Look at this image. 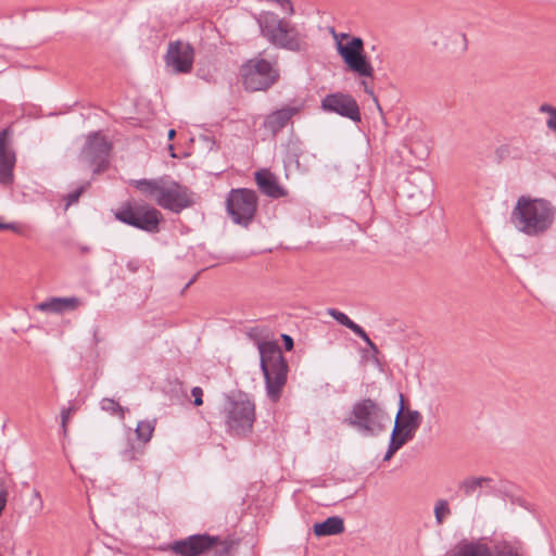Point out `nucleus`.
<instances>
[{
    "mask_svg": "<svg viewBox=\"0 0 556 556\" xmlns=\"http://www.w3.org/2000/svg\"><path fill=\"white\" fill-rule=\"evenodd\" d=\"M556 208L545 199L518 198L510 214L515 228L530 237L545 233L555 220Z\"/></svg>",
    "mask_w": 556,
    "mask_h": 556,
    "instance_id": "1",
    "label": "nucleus"
},
{
    "mask_svg": "<svg viewBox=\"0 0 556 556\" xmlns=\"http://www.w3.org/2000/svg\"><path fill=\"white\" fill-rule=\"evenodd\" d=\"M260 352V368L264 376L267 397L277 403L288 380L289 365L275 340L255 338Z\"/></svg>",
    "mask_w": 556,
    "mask_h": 556,
    "instance_id": "2",
    "label": "nucleus"
},
{
    "mask_svg": "<svg viewBox=\"0 0 556 556\" xmlns=\"http://www.w3.org/2000/svg\"><path fill=\"white\" fill-rule=\"evenodd\" d=\"M261 35L274 47L292 52L306 48V34L289 20L271 11H264L256 17Z\"/></svg>",
    "mask_w": 556,
    "mask_h": 556,
    "instance_id": "3",
    "label": "nucleus"
},
{
    "mask_svg": "<svg viewBox=\"0 0 556 556\" xmlns=\"http://www.w3.org/2000/svg\"><path fill=\"white\" fill-rule=\"evenodd\" d=\"M390 420V415L381 403L365 397L352 405L343 424L364 437H378L387 429Z\"/></svg>",
    "mask_w": 556,
    "mask_h": 556,
    "instance_id": "4",
    "label": "nucleus"
},
{
    "mask_svg": "<svg viewBox=\"0 0 556 556\" xmlns=\"http://www.w3.org/2000/svg\"><path fill=\"white\" fill-rule=\"evenodd\" d=\"M224 414L229 433L247 438L253 432L255 403L249 393L238 390L225 394Z\"/></svg>",
    "mask_w": 556,
    "mask_h": 556,
    "instance_id": "5",
    "label": "nucleus"
},
{
    "mask_svg": "<svg viewBox=\"0 0 556 556\" xmlns=\"http://www.w3.org/2000/svg\"><path fill=\"white\" fill-rule=\"evenodd\" d=\"M114 216L121 223L148 233L159 232L160 224L163 222V215L157 208L136 201L123 203Z\"/></svg>",
    "mask_w": 556,
    "mask_h": 556,
    "instance_id": "6",
    "label": "nucleus"
},
{
    "mask_svg": "<svg viewBox=\"0 0 556 556\" xmlns=\"http://www.w3.org/2000/svg\"><path fill=\"white\" fill-rule=\"evenodd\" d=\"M245 90L266 91L280 78L277 61L253 58L244 62L240 68Z\"/></svg>",
    "mask_w": 556,
    "mask_h": 556,
    "instance_id": "7",
    "label": "nucleus"
},
{
    "mask_svg": "<svg viewBox=\"0 0 556 556\" xmlns=\"http://www.w3.org/2000/svg\"><path fill=\"white\" fill-rule=\"evenodd\" d=\"M424 417L418 410H407L395 415L394 427L390 434L383 460H390L404 445L410 442L422 424Z\"/></svg>",
    "mask_w": 556,
    "mask_h": 556,
    "instance_id": "8",
    "label": "nucleus"
},
{
    "mask_svg": "<svg viewBox=\"0 0 556 556\" xmlns=\"http://www.w3.org/2000/svg\"><path fill=\"white\" fill-rule=\"evenodd\" d=\"M257 202L255 191L245 188L231 189L226 198V210L235 224L248 227L256 214Z\"/></svg>",
    "mask_w": 556,
    "mask_h": 556,
    "instance_id": "9",
    "label": "nucleus"
},
{
    "mask_svg": "<svg viewBox=\"0 0 556 556\" xmlns=\"http://www.w3.org/2000/svg\"><path fill=\"white\" fill-rule=\"evenodd\" d=\"M337 50L350 71L361 77H374V67L365 54L361 37H351L346 43L338 41Z\"/></svg>",
    "mask_w": 556,
    "mask_h": 556,
    "instance_id": "10",
    "label": "nucleus"
},
{
    "mask_svg": "<svg viewBox=\"0 0 556 556\" xmlns=\"http://www.w3.org/2000/svg\"><path fill=\"white\" fill-rule=\"evenodd\" d=\"M112 144L100 132L88 135L86 143L80 152V159L89 166H94L93 173L104 172L109 165V155Z\"/></svg>",
    "mask_w": 556,
    "mask_h": 556,
    "instance_id": "11",
    "label": "nucleus"
},
{
    "mask_svg": "<svg viewBox=\"0 0 556 556\" xmlns=\"http://www.w3.org/2000/svg\"><path fill=\"white\" fill-rule=\"evenodd\" d=\"M156 204L164 210L178 214L190 207L193 201L186 187L174 180L165 179L160 195L156 198Z\"/></svg>",
    "mask_w": 556,
    "mask_h": 556,
    "instance_id": "12",
    "label": "nucleus"
},
{
    "mask_svg": "<svg viewBox=\"0 0 556 556\" xmlns=\"http://www.w3.org/2000/svg\"><path fill=\"white\" fill-rule=\"evenodd\" d=\"M320 108L327 113L338 114L354 123L362 122L359 105L355 98L349 93L340 91L329 93L321 100Z\"/></svg>",
    "mask_w": 556,
    "mask_h": 556,
    "instance_id": "13",
    "label": "nucleus"
},
{
    "mask_svg": "<svg viewBox=\"0 0 556 556\" xmlns=\"http://www.w3.org/2000/svg\"><path fill=\"white\" fill-rule=\"evenodd\" d=\"M194 61V49L189 42L170 41L165 54V63L177 74L190 73Z\"/></svg>",
    "mask_w": 556,
    "mask_h": 556,
    "instance_id": "14",
    "label": "nucleus"
},
{
    "mask_svg": "<svg viewBox=\"0 0 556 556\" xmlns=\"http://www.w3.org/2000/svg\"><path fill=\"white\" fill-rule=\"evenodd\" d=\"M217 535L192 534L172 543L170 549L178 556H201L214 546Z\"/></svg>",
    "mask_w": 556,
    "mask_h": 556,
    "instance_id": "15",
    "label": "nucleus"
},
{
    "mask_svg": "<svg viewBox=\"0 0 556 556\" xmlns=\"http://www.w3.org/2000/svg\"><path fill=\"white\" fill-rule=\"evenodd\" d=\"M10 128L0 131V182L9 185L13 181V169L16 162L15 152L9 147Z\"/></svg>",
    "mask_w": 556,
    "mask_h": 556,
    "instance_id": "16",
    "label": "nucleus"
},
{
    "mask_svg": "<svg viewBox=\"0 0 556 556\" xmlns=\"http://www.w3.org/2000/svg\"><path fill=\"white\" fill-rule=\"evenodd\" d=\"M83 305V301L77 296H51L38 303L36 309L45 313L63 314L72 312Z\"/></svg>",
    "mask_w": 556,
    "mask_h": 556,
    "instance_id": "17",
    "label": "nucleus"
},
{
    "mask_svg": "<svg viewBox=\"0 0 556 556\" xmlns=\"http://www.w3.org/2000/svg\"><path fill=\"white\" fill-rule=\"evenodd\" d=\"M255 181L260 191L273 199L287 195V190L278 182V178L268 169H261L255 173Z\"/></svg>",
    "mask_w": 556,
    "mask_h": 556,
    "instance_id": "18",
    "label": "nucleus"
},
{
    "mask_svg": "<svg viewBox=\"0 0 556 556\" xmlns=\"http://www.w3.org/2000/svg\"><path fill=\"white\" fill-rule=\"evenodd\" d=\"M299 113V108L283 106L268 114L265 117L263 127L268 130L273 136H276L282 130L294 115Z\"/></svg>",
    "mask_w": 556,
    "mask_h": 556,
    "instance_id": "19",
    "label": "nucleus"
},
{
    "mask_svg": "<svg viewBox=\"0 0 556 556\" xmlns=\"http://www.w3.org/2000/svg\"><path fill=\"white\" fill-rule=\"evenodd\" d=\"M448 556H492L491 547L481 539L468 540L466 538L459 540L454 547L447 553Z\"/></svg>",
    "mask_w": 556,
    "mask_h": 556,
    "instance_id": "20",
    "label": "nucleus"
},
{
    "mask_svg": "<svg viewBox=\"0 0 556 556\" xmlns=\"http://www.w3.org/2000/svg\"><path fill=\"white\" fill-rule=\"evenodd\" d=\"M345 530L344 520L340 516H330L325 520L315 522L312 531L316 538L332 536L343 533Z\"/></svg>",
    "mask_w": 556,
    "mask_h": 556,
    "instance_id": "21",
    "label": "nucleus"
},
{
    "mask_svg": "<svg viewBox=\"0 0 556 556\" xmlns=\"http://www.w3.org/2000/svg\"><path fill=\"white\" fill-rule=\"evenodd\" d=\"M416 182L415 177H408L405 181V185L403 186V192L412 199H416L418 206L417 208L420 210L422 206L427 204L428 200V192L431 191V180L424 176V185L418 187L417 190H410V187Z\"/></svg>",
    "mask_w": 556,
    "mask_h": 556,
    "instance_id": "22",
    "label": "nucleus"
},
{
    "mask_svg": "<svg viewBox=\"0 0 556 556\" xmlns=\"http://www.w3.org/2000/svg\"><path fill=\"white\" fill-rule=\"evenodd\" d=\"M490 482H492L490 477H467L458 483V489L466 497L475 494L479 497L480 489Z\"/></svg>",
    "mask_w": 556,
    "mask_h": 556,
    "instance_id": "23",
    "label": "nucleus"
},
{
    "mask_svg": "<svg viewBox=\"0 0 556 556\" xmlns=\"http://www.w3.org/2000/svg\"><path fill=\"white\" fill-rule=\"evenodd\" d=\"M165 179H140L135 181V187L146 197L152 199L156 203L161 189Z\"/></svg>",
    "mask_w": 556,
    "mask_h": 556,
    "instance_id": "24",
    "label": "nucleus"
},
{
    "mask_svg": "<svg viewBox=\"0 0 556 556\" xmlns=\"http://www.w3.org/2000/svg\"><path fill=\"white\" fill-rule=\"evenodd\" d=\"M155 424V419L139 421L135 430L137 441L146 445L153 435Z\"/></svg>",
    "mask_w": 556,
    "mask_h": 556,
    "instance_id": "25",
    "label": "nucleus"
},
{
    "mask_svg": "<svg viewBox=\"0 0 556 556\" xmlns=\"http://www.w3.org/2000/svg\"><path fill=\"white\" fill-rule=\"evenodd\" d=\"M144 454V444L134 440L127 441V446L121 452V456L126 462L137 460Z\"/></svg>",
    "mask_w": 556,
    "mask_h": 556,
    "instance_id": "26",
    "label": "nucleus"
},
{
    "mask_svg": "<svg viewBox=\"0 0 556 556\" xmlns=\"http://www.w3.org/2000/svg\"><path fill=\"white\" fill-rule=\"evenodd\" d=\"M101 409L108 412L112 416H118L121 419H124L125 412L128 408L123 407L117 401L114 399L104 397L100 402Z\"/></svg>",
    "mask_w": 556,
    "mask_h": 556,
    "instance_id": "27",
    "label": "nucleus"
},
{
    "mask_svg": "<svg viewBox=\"0 0 556 556\" xmlns=\"http://www.w3.org/2000/svg\"><path fill=\"white\" fill-rule=\"evenodd\" d=\"M492 556H522L520 553V548L509 542L503 541L495 546V554L492 553Z\"/></svg>",
    "mask_w": 556,
    "mask_h": 556,
    "instance_id": "28",
    "label": "nucleus"
},
{
    "mask_svg": "<svg viewBox=\"0 0 556 556\" xmlns=\"http://www.w3.org/2000/svg\"><path fill=\"white\" fill-rule=\"evenodd\" d=\"M205 556H230V544L226 541H223L219 536H217V541L214 543L211 549H208Z\"/></svg>",
    "mask_w": 556,
    "mask_h": 556,
    "instance_id": "29",
    "label": "nucleus"
},
{
    "mask_svg": "<svg viewBox=\"0 0 556 556\" xmlns=\"http://www.w3.org/2000/svg\"><path fill=\"white\" fill-rule=\"evenodd\" d=\"M451 514L446 500H439L434 507V517L438 525H442L445 517Z\"/></svg>",
    "mask_w": 556,
    "mask_h": 556,
    "instance_id": "30",
    "label": "nucleus"
},
{
    "mask_svg": "<svg viewBox=\"0 0 556 556\" xmlns=\"http://www.w3.org/2000/svg\"><path fill=\"white\" fill-rule=\"evenodd\" d=\"M328 315H330L337 323L340 325L346 327L348 329L352 325L353 320L343 312L337 309V308H328L327 309Z\"/></svg>",
    "mask_w": 556,
    "mask_h": 556,
    "instance_id": "31",
    "label": "nucleus"
},
{
    "mask_svg": "<svg viewBox=\"0 0 556 556\" xmlns=\"http://www.w3.org/2000/svg\"><path fill=\"white\" fill-rule=\"evenodd\" d=\"M9 500V486L7 480L0 476V517L3 515Z\"/></svg>",
    "mask_w": 556,
    "mask_h": 556,
    "instance_id": "32",
    "label": "nucleus"
},
{
    "mask_svg": "<svg viewBox=\"0 0 556 556\" xmlns=\"http://www.w3.org/2000/svg\"><path fill=\"white\" fill-rule=\"evenodd\" d=\"M407 410H413L409 407V401L402 392H399V407L396 415L406 414Z\"/></svg>",
    "mask_w": 556,
    "mask_h": 556,
    "instance_id": "33",
    "label": "nucleus"
},
{
    "mask_svg": "<svg viewBox=\"0 0 556 556\" xmlns=\"http://www.w3.org/2000/svg\"><path fill=\"white\" fill-rule=\"evenodd\" d=\"M84 190H85V187H79L78 189L74 190L73 192H70L65 198V200H66L65 207L67 208L72 204L76 203L78 201V199L80 198V195L83 194Z\"/></svg>",
    "mask_w": 556,
    "mask_h": 556,
    "instance_id": "34",
    "label": "nucleus"
},
{
    "mask_svg": "<svg viewBox=\"0 0 556 556\" xmlns=\"http://www.w3.org/2000/svg\"><path fill=\"white\" fill-rule=\"evenodd\" d=\"M191 395L193 397V405L199 407L203 404V390L200 387H193L191 389Z\"/></svg>",
    "mask_w": 556,
    "mask_h": 556,
    "instance_id": "35",
    "label": "nucleus"
},
{
    "mask_svg": "<svg viewBox=\"0 0 556 556\" xmlns=\"http://www.w3.org/2000/svg\"><path fill=\"white\" fill-rule=\"evenodd\" d=\"M355 336H357L358 338H361L363 341L364 340H368V334L367 332L363 329V327H361L358 324H356L355 321L352 323V325L350 326L349 328Z\"/></svg>",
    "mask_w": 556,
    "mask_h": 556,
    "instance_id": "36",
    "label": "nucleus"
},
{
    "mask_svg": "<svg viewBox=\"0 0 556 556\" xmlns=\"http://www.w3.org/2000/svg\"><path fill=\"white\" fill-rule=\"evenodd\" d=\"M281 341H282V345H283L286 351L290 352V351L293 350V348H294V340H293V338L290 334L282 333L281 334Z\"/></svg>",
    "mask_w": 556,
    "mask_h": 556,
    "instance_id": "37",
    "label": "nucleus"
},
{
    "mask_svg": "<svg viewBox=\"0 0 556 556\" xmlns=\"http://www.w3.org/2000/svg\"><path fill=\"white\" fill-rule=\"evenodd\" d=\"M274 1L279 3L280 7L288 13V15L294 14V7H293L291 0H274Z\"/></svg>",
    "mask_w": 556,
    "mask_h": 556,
    "instance_id": "38",
    "label": "nucleus"
},
{
    "mask_svg": "<svg viewBox=\"0 0 556 556\" xmlns=\"http://www.w3.org/2000/svg\"><path fill=\"white\" fill-rule=\"evenodd\" d=\"M142 265L139 261L132 260L127 262L126 267L130 274H136Z\"/></svg>",
    "mask_w": 556,
    "mask_h": 556,
    "instance_id": "39",
    "label": "nucleus"
},
{
    "mask_svg": "<svg viewBox=\"0 0 556 556\" xmlns=\"http://www.w3.org/2000/svg\"><path fill=\"white\" fill-rule=\"evenodd\" d=\"M362 86L364 87V91H365L367 94H369V96H371V97H372V100L376 102V104H377L378 109H379V110H381V108H380V105H379V103H378V99H377V97L375 96L372 88H371L370 86H368V84L366 83V80H363V81H362Z\"/></svg>",
    "mask_w": 556,
    "mask_h": 556,
    "instance_id": "40",
    "label": "nucleus"
},
{
    "mask_svg": "<svg viewBox=\"0 0 556 556\" xmlns=\"http://www.w3.org/2000/svg\"><path fill=\"white\" fill-rule=\"evenodd\" d=\"M368 349L372 352V357L377 359V355L379 354V349L377 344L368 337V340H364Z\"/></svg>",
    "mask_w": 556,
    "mask_h": 556,
    "instance_id": "41",
    "label": "nucleus"
},
{
    "mask_svg": "<svg viewBox=\"0 0 556 556\" xmlns=\"http://www.w3.org/2000/svg\"><path fill=\"white\" fill-rule=\"evenodd\" d=\"M546 126L548 129L556 131V111L546 121Z\"/></svg>",
    "mask_w": 556,
    "mask_h": 556,
    "instance_id": "42",
    "label": "nucleus"
},
{
    "mask_svg": "<svg viewBox=\"0 0 556 556\" xmlns=\"http://www.w3.org/2000/svg\"><path fill=\"white\" fill-rule=\"evenodd\" d=\"M540 111L543 112V113H548L549 116H551L554 113V111H556V108H554V106H552L549 104L544 103V104H542L540 106Z\"/></svg>",
    "mask_w": 556,
    "mask_h": 556,
    "instance_id": "43",
    "label": "nucleus"
},
{
    "mask_svg": "<svg viewBox=\"0 0 556 556\" xmlns=\"http://www.w3.org/2000/svg\"><path fill=\"white\" fill-rule=\"evenodd\" d=\"M496 153H497L501 157H503V156H505V155H508V154H509V147H508V146H501V147L497 149Z\"/></svg>",
    "mask_w": 556,
    "mask_h": 556,
    "instance_id": "44",
    "label": "nucleus"
},
{
    "mask_svg": "<svg viewBox=\"0 0 556 556\" xmlns=\"http://www.w3.org/2000/svg\"><path fill=\"white\" fill-rule=\"evenodd\" d=\"M70 412H71V409L62 412V428H63L64 431H66V421H67Z\"/></svg>",
    "mask_w": 556,
    "mask_h": 556,
    "instance_id": "45",
    "label": "nucleus"
},
{
    "mask_svg": "<svg viewBox=\"0 0 556 556\" xmlns=\"http://www.w3.org/2000/svg\"><path fill=\"white\" fill-rule=\"evenodd\" d=\"M198 76H199L200 78L205 79V80H208V78L211 77V75H210L208 73H206V72L204 71V68H202L201 66H199V68H198Z\"/></svg>",
    "mask_w": 556,
    "mask_h": 556,
    "instance_id": "46",
    "label": "nucleus"
},
{
    "mask_svg": "<svg viewBox=\"0 0 556 556\" xmlns=\"http://www.w3.org/2000/svg\"><path fill=\"white\" fill-rule=\"evenodd\" d=\"M98 332H99V329H98V327H96L93 329V339H94L96 344L100 342V339L98 337Z\"/></svg>",
    "mask_w": 556,
    "mask_h": 556,
    "instance_id": "47",
    "label": "nucleus"
},
{
    "mask_svg": "<svg viewBox=\"0 0 556 556\" xmlns=\"http://www.w3.org/2000/svg\"><path fill=\"white\" fill-rule=\"evenodd\" d=\"M0 229H13L12 224L0 223Z\"/></svg>",
    "mask_w": 556,
    "mask_h": 556,
    "instance_id": "48",
    "label": "nucleus"
},
{
    "mask_svg": "<svg viewBox=\"0 0 556 556\" xmlns=\"http://www.w3.org/2000/svg\"><path fill=\"white\" fill-rule=\"evenodd\" d=\"M195 280L190 279L188 283L181 289L180 293L184 294V292L194 282Z\"/></svg>",
    "mask_w": 556,
    "mask_h": 556,
    "instance_id": "49",
    "label": "nucleus"
},
{
    "mask_svg": "<svg viewBox=\"0 0 556 556\" xmlns=\"http://www.w3.org/2000/svg\"><path fill=\"white\" fill-rule=\"evenodd\" d=\"M175 136H176V131H175V129H170V130H168V139H169V140H173V139L175 138Z\"/></svg>",
    "mask_w": 556,
    "mask_h": 556,
    "instance_id": "50",
    "label": "nucleus"
},
{
    "mask_svg": "<svg viewBox=\"0 0 556 556\" xmlns=\"http://www.w3.org/2000/svg\"><path fill=\"white\" fill-rule=\"evenodd\" d=\"M341 38H345V39H349L350 38V35L349 34H341L340 35Z\"/></svg>",
    "mask_w": 556,
    "mask_h": 556,
    "instance_id": "51",
    "label": "nucleus"
}]
</instances>
